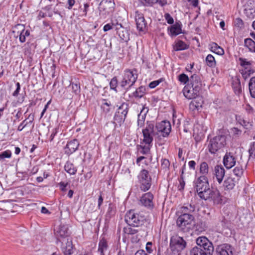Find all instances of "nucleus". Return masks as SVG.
Segmentation results:
<instances>
[{
    "label": "nucleus",
    "mask_w": 255,
    "mask_h": 255,
    "mask_svg": "<svg viewBox=\"0 0 255 255\" xmlns=\"http://www.w3.org/2000/svg\"><path fill=\"white\" fill-rule=\"evenodd\" d=\"M195 184L196 192L201 199L213 201L215 204L225 202L224 198L218 190L210 188L208 179L205 175L198 177Z\"/></svg>",
    "instance_id": "obj_1"
},
{
    "label": "nucleus",
    "mask_w": 255,
    "mask_h": 255,
    "mask_svg": "<svg viewBox=\"0 0 255 255\" xmlns=\"http://www.w3.org/2000/svg\"><path fill=\"white\" fill-rule=\"evenodd\" d=\"M137 79V74L136 70L126 69L124 71L122 79L119 83L120 87L122 88L131 87L136 82Z\"/></svg>",
    "instance_id": "obj_2"
},
{
    "label": "nucleus",
    "mask_w": 255,
    "mask_h": 255,
    "mask_svg": "<svg viewBox=\"0 0 255 255\" xmlns=\"http://www.w3.org/2000/svg\"><path fill=\"white\" fill-rule=\"evenodd\" d=\"M176 224L180 230L187 232L195 225V219L191 214H181L177 218Z\"/></svg>",
    "instance_id": "obj_3"
},
{
    "label": "nucleus",
    "mask_w": 255,
    "mask_h": 255,
    "mask_svg": "<svg viewBox=\"0 0 255 255\" xmlns=\"http://www.w3.org/2000/svg\"><path fill=\"white\" fill-rule=\"evenodd\" d=\"M145 220V217L135 212L133 210L128 211L125 216V221L129 226L138 227L142 225Z\"/></svg>",
    "instance_id": "obj_4"
},
{
    "label": "nucleus",
    "mask_w": 255,
    "mask_h": 255,
    "mask_svg": "<svg viewBox=\"0 0 255 255\" xmlns=\"http://www.w3.org/2000/svg\"><path fill=\"white\" fill-rule=\"evenodd\" d=\"M154 128L156 133V139L158 141H160L162 137H167L171 132V129L170 122L166 121L156 124Z\"/></svg>",
    "instance_id": "obj_5"
},
{
    "label": "nucleus",
    "mask_w": 255,
    "mask_h": 255,
    "mask_svg": "<svg viewBox=\"0 0 255 255\" xmlns=\"http://www.w3.org/2000/svg\"><path fill=\"white\" fill-rule=\"evenodd\" d=\"M226 144V137L224 135H219L210 141L209 150L211 153H215L218 150L223 148Z\"/></svg>",
    "instance_id": "obj_6"
},
{
    "label": "nucleus",
    "mask_w": 255,
    "mask_h": 255,
    "mask_svg": "<svg viewBox=\"0 0 255 255\" xmlns=\"http://www.w3.org/2000/svg\"><path fill=\"white\" fill-rule=\"evenodd\" d=\"M143 134L142 143L146 145H152L153 140V136L156 137L155 129L153 123H147L145 128L142 129Z\"/></svg>",
    "instance_id": "obj_7"
},
{
    "label": "nucleus",
    "mask_w": 255,
    "mask_h": 255,
    "mask_svg": "<svg viewBox=\"0 0 255 255\" xmlns=\"http://www.w3.org/2000/svg\"><path fill=\"white\" fill-rule=\"evenodd\" d=\"M186 245L183 238L177 235L173 236L170 239V248L173 252L178 254L186 248Z\"/></svg>",
    "instance_id": "obj_8"
},
{
    "label": "nucleus",
    "mask_w": 255,
    "mask_h": 255,
    "mask_svg": "<svg viewBox=\"0 0 255 255\" xmlns=\"http://www.w3.org/2000/svg\"><path fill=\"white\" fill-rule=\"evenodd\" d=\"M115 3L113 0H103L100 3L99 10L101 17L105 18L114 10Z\"/></svg>",
    "instance_id": "obj_9"
},
{
    "label": "nucleus",
    "mask_w": 255,
    "mask_h": 255,
    "mask_svg": "<svg viewBox=\"0 0 255 255\" xmlns=\"http://www.w3.org/2000/svg\"><path fill=\"white\" fill-rule=\"evenodd\" d=\"M138 179L141 183V189L143 191L148 190L151 186V180L148 171L145 169L142 170L138 175Z\"/></svg>",
    "instance_id": "obj_10"
},
{
    "label": "nucleus",
    "mask_w": 255,
    "mask_h": 255,
    "mask_svg": "<svg viewBox=\"0 0 255 255\" xmlns=\"http://www.w3.org/2000/svg\"><path fill=\"white\" fill-rule=\"evenodd\" d=\"M197 247H201L207 252L208 255H212L214 252V247L212 243L205 237H200L196 240Z\"/></svg>",
    "instance_id": "obj_11"
},
{
    "label": "nucleus",
    "mask_w": 255,
    "mask_h": 255,
    "mask_svg": "<svg viewBox=\"0 0 255 255\" xmlns=\"http://www.w3.org/2000/svg\"><path fill=\"white\" fill-rule=\"evenodd\" d=\"M115 26V29L120 38L125 42H127L129 39V34L128 30L124 27L122 24L118 22L113 23Z\"/></svg>",
    "instance_id": "obj_12"
},
{
    "label": "nucleus",
    "mask_w": 255,
    "mask_h": 255,
    "mask_svg": "<svg viewBox=\"0 0 255 255\" xmlns=\"http://www.w3.org/2000/svg\"><path fill=\"white\" fill-rule=\"evenodd\" d=\"M200 91L194 88L190 85H187L183 89L184 96L188 99H196L199 95Z\"/></svg>",
    "instance_id": "obj_13"
},
{
    "label": "nucleus",
    "mask_w": 255,
    "mask_h": 255,
    "mask_svg": "<svg viewBox=\"0 0 255 255\" xmlns=\"http://www.w3.org/2000/svg\"><path fill=\"white\" fill-rule=\"evenodd\" d=\"M62 242V250L64 255H71L73 252V247L72 240L70 238H67L66 239H63L60 241Z\"/></svg>",
    "instance_id": "obj_14"
},
{
    "label": "nucleus",
    "mask_w": 255,
    "mask_h": 255,
    "mask_svg": "<svg viewBox=\"0 0 255 255\" xmlns=\"http://www.w3.org/2000/svg\"><path fill=\"white\" fill-rule=\"evenodd\" d=\"M153 196L150 192L144 194L139 200L140 204L148 208H152Z\"/></svg>",
    "instance_id": "obj_15"
},
{
    "label": "nucleus",
    "mask_w": 255,
    "mask_h": 255,
    "mask_svg": "<svg viewBox=\"0 0 255 255\" xmlns=\"http://www.w3.org/2000/svg\"><path fill=\"white\" fill-rule=\"evenodd\" d=\"M135 20L136 21L137 28L139 31H144L146 26V22L145 20L143 14L136 11L135 14Z\"/></svg>",
    "instance_id": "obj_16"
},
{
    "label": "nucleus",
    "mask_w": 255,
    "mask_h": 255,
    "mask_svg": "<svg viewBox=\"0 0 255 255\" xmlns=\"http://www.w3.org/2000/svg\"><path fill=\"white\" fill-rule=\"evenodd\" d=\"M225 171L222 165H216L213 170L214 178H215L219 184H221L225 176Z\"/></svg>",
    "instance_id": "obj_17"
},
{
    "label": "nucleus",
    "mask_w": 255,
    "mask_h": 255,
    "mask_svg": "<svg viewBox=\"0 0 255 255\" xmlns=\"http://www.w3.org/2000/svg\"><path fill=\"white\" fill-rule=\"evenodd\" d=\"M216 252L218 255H233V251L231 246L227 244L218 246Z\"/></svg>",
    "instance_id": "obj_18"
},
{
    "label": "nucleus",
    "mask_w": 255,
    "mask_h": 255,
    "mask_svg": "<svg viewBox=\"0 0 255 255\" xmlns=\"http://www.w3.org/2000/svg\"><path fill=\"white\" fill-rule=\"evenodd\" d=\"M79 142L77 139L69 141L65 148V153L70 155L74 152L78 148Z\"/></svg>",
    "instance_id": "obj_19"
},
{
    "label": "nucleus",
    "mask_w": 255,
    "mask_h": 255,
    "mask_svg": "<svg viewBox=\"0 0 255 255\" xmlns=\"http://www.w3.org/2000/svg\"><path fill=\"white\" fill-rule=\"evenodd\" d=\"M223 163L227 169H230L235 165L236 160L231 152L226 153L223 158Z\"/></svg>",
    "instance_id": "obj_20"
},
{
    "label": "nucleus",
    "mask_w": 255,
    "mask_h": 255,
    "mask_svg": "<svg viewBox=\"0 0 255 255\" xmlns=\"http://www.w3.org/2000/svg\"><path fill=\"white\" fill-rule=\"evenodd\" d=\"M70 232L68 229V225L61 224L57 230L56 231V235L58 237L63 238L64 239H66L67 238H70Z\"/></svg>",
    "instance_id": "obj_21"
},
{
    "label": "nucleus",
    "mask_w": 255,
    "mask_h": 255,
    "mask_svg": "<svg viewBox=\"0 0 255 255\" xmlns=\"http://www.w3.org/2000/svg\"><path fill=\"white\" fill-rule=\"evenodd\" d=\"M190 84L191 86L199 91L201 89L202 83L200 77L197 74H193L190 77Z\"/></svg>",
    "instance_id": "obj_22"
},
{
    "label": "nucleus",
    "mask_w": 255,
    "mask_h": 255,
    "mask_svg": "<svg viewBox=\"0 0 255 255\" xmlns=\"http://www.w3.org/2000/svg\"><path fill=\"white\" fill-rule=\"evenodd\" d=\"M236 182L234 178L231 177H228L224 182L223 185L224 189L226 191L233 189Z\"/></svg>",
    "instance_id": "obj_23"
},
{
    "label": "nucleus",
    "mask_w": 255,
    "mask_h": 255,
    "mask_svg": "<svg viewBox=\"0 0 255 255\" xmlns=\"http://www.w3.org/2000/svg\"><path fill=\"white\" fill-rule=\"evenodd\" d=\"M146 94V88L144 86H140L136 89V90L132 93V96L135 99H140L145 95Z\"/></svg>",
    "instance_id": "obj_24"
},
{
    "label": "nucleus",
    "mask_w": 255,
    "mask_h": 255,
    "mask_svg": "<svg viewBox=\"0 0 255 255\" xmlns=\"http://www.w3.org/2000/svg\"><path fill=\"white\" fill-rule=\"evenodd\" d=\"M173 50L174 51H181L184 50L188 48L187 45L181 40H178L175 41L173 45Z\"/></svg>",
    "instance_id": "obj_25"
},
{
    "label": "nucleus",
    "mask_w": 255,
    "mask_h": 255,
    "mask_svg": "<svg viewBox=\"0 0 255 255\" xmlns=\"http://www.w3.org/2000/svg\"><path fill=\"white\" fill-rule=\"evenodd\" d=\"M126 117L125 116L122 115L119 113L116 112L115 113L113 123L115 124V127L117 126H121V125L124 123L125 120L126 119Z\"/></svg>",
    "instance_id": "obj_26"
},
{
    "label": "nucleus",
    "mask_w": 255,
    "mask_h": 255,
    "mask_svg": "<svg viewBox=\"0 0 255 255\" xmlns=\"http://www.w3.org/2000/svg\"><path fill=\"white\" fill-rule=\"evenodd\" d=\"M195 210V205H192L191 204H187L182 206L180 208V211L181 214H191V213L193 212Z\"/></svg>",
    "instance_id": "obj_27"
},
{
    "label": "nucleus",
    "mask_w": 255,
    "mask_h": 255,
    "mask_svg": "<svg viewBox=\"0 0 255 255\" xmlns=\"http://www.w3.org/2000/svg\"><path fill=\"white\" fill-rule=\"evenodd\" d=\"M148 111V109L147 107H143L140 113L138 115V125L141 127L144 119V117Z\"/></svg>",
    "instance_id": "obj_28"
},
{
    "label": "nucleus",
    "mask_w": 255,
    "mask_h": 255,
    "mask_svg": "<svg viewBox=\"0 0 255 255\" xmlns=\"http://www.w3.org/2000/svg\"><path fill=\"white\" fill-rule=\"evenodd\" d=\"M190 255H207V252L201 247H194L190 251Z\"/></svg>",
    "instance_id": "obj_29"
},
{
    "label": "nucleus",
    "mask_w": 255,
    "mask_h": 255,
    "mask_svg": "<svg viewBox=\"0 0 255 255\" xmlns=\"http://www.w3.org/2000/svg\"><path fill=\"white\" fill-rule=\"evenodd\" d=\"M210 46L211 50L212 52L220 55L224 54V51L223 49L219 46L217 43L213 42L211 44Z\"/></svg>",
    "instance_id": "obj_30"
},
{
    "label": "nucleus",
    "mask_w": 255,
    "mask_h": 255,
    "mask_svg": "<svg viewBox=\"0 0 255 255\" xmlns=\"http://www.w3.org/2000/svg\"><path fill=\"white\" fill-rule=\"evenodd\" d=\"M245 46L249 49L250 51L255 52V42L251 38L245 39Z\"/></svg>",
    "instance_id": "obj_31"
},
{
    "label": "nucleus",
    "mask_w": 255,
    "mask_h": 255,
    "mask_svg": "<svg viewBox=\"0 0 255 255\" xmlns=\"http://www.w3.org/2000/svg\"><path fill=\"white\" fill-rule=\"evenodd\" d=\"M108 249V245L105 239H101L99 243L98 251L100 253L101 255H105L104 251Z\"/></svg>",
    "instance_id": "obj_32"
},
{
    "label": "nucleus",
    "mask_w": 255,
    "mask_h": 255,
    "mask_svg": "<svg viewBox=\"0 0 255 255\" xmlns=\"http://www.w3.org/2000/svg\"><path fill=\"white\" fill-rule=\"evenodd\" d=\"M128 111V104L124 103L118 108L116 112L122 115L127 117Z\"/></svg>",
    "instance_id": "obj_33"
},
{
    "label": "nucleus",
    "mask_w": 255,
    "mask_h": 255,
    "mask_svg": "<svg viewBox=\"0 0 255 255\" xmlns=\"http://www.w3.org/2000/svg\"><path fill=\"white\" fill-rule=\"evenodd\" d=\"M64 169L67 172L71 175L75 174L77 171V169L74 165L69 162H66L64 166Z\"/></svg>",
    "instance_id": "obj_34"
},
{
    "label": "nucleus",
    "mask_w": 255,
    "mask_h": 255,
    "mask_svg": "<svg viewBox=\"0 0 255 255\" xmlns=\"http://www.w3.org/2000/svg\"><path fill=\"white\" fill-rule=\"evenodd\" d=\"M249 87L251 96L255 98V77H253L250 79Z\"/></svg>",
    "instance_id": "obj_35"
},
{
    "label": "nucleus",
    "mask_w": 255,
    "mask_h": 255,
    "mask_svg": "<svg viewBox=\"0 0 255 255\" xmlns=\"http://www.w3.org/2000/svg\"><path fill=\"white\" fill-rule=\"evenodd\" d=\"M170 34L176 36L181 33V28L179 24H175L171 26L170 28Z\"/></svg>",
    "instance_id": "obj_36"
},
{
    "label": "nucleus",
    "mask_w": 255,
    "mask_h": 255,
    "mask_svg": "<svg viewBox=\"0 0 255 255\" xmlns=\"http://www.w3.org/2000/svg\"><path fill=\"white\" fill-rule=\"evenodd\" d=\"M206 61L207 65L209 67H214L216 65L215 58L211 54L207 55L206 58Z\"/></svg>",
    "instance_id": "obj_37"
},
{
    "label": "nucleus",
    "mask_w": 255,
    "mask_h": 255,
    "mask_svg": "<svg viewBox=\"0 0 255 255\" xmlns=\"http://www.w3.org/2000/svg\"><path fill=\"white\" fill-rule=\"evenodd\" d=\"M209 171V166L208 164L205 162H203L201 163L200 164V172L203 174V175H205L206 174H207Z\"/></svg>",
    "instance_id": "obj_38"
},
{
    "label": "nucleus",
    "mask_w": 255,
    "mask_h": 255,
    "mask_svg": "<svg viewBox=\"0 0 255 255\" xmlns=\"http://www.w3.org/2000/svg\"><path fill=\"white\" fill-rule=\"evenodd\" d=\"M234 174L237 177H241L243 174V169L241 166H237L233 170Z\"/></svg>",
    "instance_id": "obj_39"
},
{
    "label": "nucleus",
    "mask_w": 255,
    "mask_h": 255,
    "mask_svg": "<svg viewBox=\"0 0 255 255\" xmlns=\"http://www.w3.org/2000/svg\"><path fill=\"white\" fill-rule=\"evenodd\" d=\"M128 225V226L124 228V232L128 235H133L137 232V230L133 228Z\"/></svg>",
    "instance_id": "obj_40"
},
{
    "label": "nucleus",
    "mask_w": 255,
    "mask_h": 255,
    "mask_svg": "<svg viewBox=\"0 0 255 255\" xmlns=\"http://www.w3.org/2000/svg\"><path fill=\"white\" fill-rule=\"evenodd\" d=\"M170 165V162L168 159L164 158L161 160V168L165 171L169 169Z\"/></svg>",
    "instance_id": "obj_41"
},
{
    "label": "nucleus",
    "mask_w": 255,
    "mask_h": 255,
    "mask_svg": "<svg viewBox=\"0 0 255 255\" xmlns=\"http://www.w3.org/2000/svg\"><path fill=\"white\" fill-rule=\"evenodd\" d=\"M24 29L25 27L23 24H18L15 25V26L14 27L13 32L17 33V34H18L20 32H22Z\"/></svg>",
    "instance_id": "obj_42"
},
{
    "label": "nucleus",
    "mask_w": 255,
    "mask_h": 255,
    "mask_svg": "<svg viewBox=\"0 0 255 255\" xmlns=\"http://www.w3.org/2000/svg\"><path fill=\"white\" fill-rule=\"evenodd\" d=\"M11 156V152L9 150H7L0 153V161L5 158H10Z\"/></svg>",
    "instance_id": "obj_43"
},
{
    "label": "nucleus",
    "mask_w": 255,
    "mask_h": 255,
    "mask_svg": "<svg viewBox=\"0 0 255 255\" xmlns=\"http://www.w3.org/2000/svg\"><path fill=\"white\" fill-rule=\"evenodd\" d=\"M245 11L247 15L250 18L254 17L255 15V10L253 8L248 7L247 6L245 9Z\"/></svg>",
    "instance_id": "obj_44"
},
{
    "label": "nucleus",
    "mask_w": 255,
    "mask_h": 255,
    "mask_svg": "<svg viewBox=\"0 0 255 255\" xmlns=\"http://www.w3.org/2000/svg\"><path fill=\"white\" fill-rule=\"evenodd\" d=\"M118 81L116 77L113 78L110 83V86L111 89L117 91L116 88L118 86Z\"/></svg>",
    "instance_id": "obj_45"
},
{
    "label": "nucleus",
    "mask_w": 255,
    "mask_h": 255,
    "mask_svg": "<svg viewBox=\"0 0 255 255\" xmlns=\"http://www.w3.org/2000/svg\"><path fill=\"white\" fill-rule=\"evenodd\" d=\"M242 130L237 128H233L231 129V133L234 137H238L242 134Z\"/></svg>",
    "instance_id": "obj_46"
},
{
    "label": "nucleus",
    "mask_w": 255,
    "mask_h": 255,
    "mask_svg": "<svg viewBox=\"0 0 255 255\" xmlns=\"http://www.w3.org/2000/svg\"><path fill=\"white\" fill-rule=\"evenodd\" d=\"M178 80L181 83L185 84L187 82L190 81V78L185 74L182 73L178 76Z\"/></svg>",
    "instance_id": "obj_47"
},
{
    "label": "nucleus",
    "mask_w": 255,
    "mask_h": 255,
    "mask_svg": "<svg viewBox=\"0 0 255 255\" xmlns=\"http://www.w3.org/2000/svg\"><path fill=\"white\" fill-rule=\"evenodd\" d=\"M33 120V118H32L29 122H26V120L23 121L18 126L17 130L21 131L25 127H26L28 124H31Z\"/></svg>",
    "instance_id": "obj_48"
},
{
    "label": "nucleus",
    "mask_w": 255,
    "mask_h": 255,
    "mask_svg": "<svg viewBox=\"0 0 255 255\" xmlns=\"http://www.w3.org/2000/svg\"><path fill=\"white\" fill-rule=\"evenodd\" d=\"M140 146L142 149L140 152L143 154H146L148 153L152 145L145 144L144 146L140 145Z\"/></svg>",
    "instance_id": "obj_49"
},
{
    "label": "nucleus",
    "mask_w": 255,
    "mask_h": 255,
    "mask_svg": "<svg viewBox=\"0 0 255 255\" xmlns=\"http://www.w3.org/2000/svg\"><path fill=\"white\" fill-rule=\"evenodd\" d=\"M250 156L255 158V143H253L251 148L249 149Z\"/></svg>",
    "instance_id": "obj_50"
},
{
    "label": "nucleus",
    "mask_w": 255,
    "mask_h": 255,
    "mask_svg": "<svg viewBox=\"0 0 255 255\" xmlns=\"http://www.w3.org/2000/svg\"><path fill=\"white\" fill-rule=\"evenodd\" d=\"M165 18L168 23L170 24L173 23L174 20L169 13H166L165 14Z\"/></svg>",
    "instance_id": "obj_51"
},
{
    "label": "nucleus",
    "mask_w": 255,
    "mask_h": 255,
    "mask_svg": "<svg viewBox=\"0 0 255 255\" xmlns=\"http://www.w3.org/2000/svg\"><path fill=\"white\" fill-rule=\"evenodd\" d=\"M114 22H112L113 23ZM113 27L115 28V26L113 24H111L110 23L106 24L103 28V30L104 31H107L113 28Z\"/></svg>",
    "instance_id": "obj_52"
},
{
    "label": "nucleus",
    "mask_w": 255,
    "mask_h": 255,
    "mask_svg": "<svg viewBox=\"0 0 255 255\" xmlns=\"http://www.w3.org/2000/svg\"><path fill=\"white\" fill-rule=\"evenodd\" d=\"M16 89L12 94V95L14 97L17 96V95L19 94V90L20 89V85L19 83H18V82L16 83Z\"/></svg>",
    "instance_id": "obj_53"
},
{
    "label": "nucleus",
    "mask_w": 255,
    "mask_h": 255,
    "mask_svg": "<svg viewBox=\"0 0 255 255\" xmlns=\"http://www.w3.org/2000/svg\"><path fill=\"white\" fill-rule=\"evenodd\" d=\"M235 25L239 27H242L243 26V20L240 18H236L235 20Z\"/></svg>",
    "instance_id": "obj_54"
},
{
    "label": "nucleus",
    "mask_w": 255,
    "mask_h": 255,
    "mask_svg": "<svg viewBox=\"0 0 255 255\" xmlns=\"http://www.w3.org/2000/svg\"><path fill=\"white\" fill-rule=\"evenodd\" d=\"M159 83H160V81H159V80L154 81L149 83V87L150 88H154L157 85H158Z\"/></svg>",
    "instance_id": "obj_55"
},
{
    "label": "nucleus",
    "mask_w": 255,
    "mask_h": 255,
    "mask_svg": "<svg viewBox=\"0 0 255 255\" xmlns=\"http://www.w3.org/2000/svg\"><path fill=\"white\" fill-rule=\"evenodd\" d=\"M179 184L178 186V190L180 191L183 190L184 188L185 183L184 180H179Z\"/></svg>",
    "instance_id": "obj_56"
},
{
    "label": "nucleus",
    "mask_w": 255,
    "mask_h": 255,
    "mask_svg": "<svg viewBox=\"0 0 255 255\" xmlns=\"http://www.w3.org/2000/svg\"><path fill=\"white\" fill-rule=\"evenodd\" d=\"M73 92L77 94L78 92H79L80 87L76 84H71Z\"/></svg>",
    "instance_id": "obj_57"
},
{
    "label": "nucleus",
    "mask_w": 255,
    "mask_h": 255,
    "mask_svg": "<svg viewBox=\"0 0 255 255\" xmlns=\"http://www.w3.org/2000/svg\"><path fill=\"white\" fill-rule=\"evenodd\" d=\"M240 61L241 62V65L242 66L251 65V62L249 61H247L245 59L240 58Z\"/></svg>",
    "instance_id": "obj_58"
},
{
    "label": "nucleus",
    "mask_w": 255,
    "mask_h": 255,
    "mask_svg": "<svg viewBox=\"0 0 255 255\" xmlns=\"http://www.w3.org/2000/svg\"><path fill=\"white\" fill-rule=\"evenodd\" d=\"M19 35V40L21 43H23L26 40V37H25L24 34H23V32H20L18 34Z\"/></svg>",
    "instance_id": "obj_59"
},
{
    "label": "nucleus",
    "mask_w": 255,
    "mask_h": 255,
    "mask_svg": "<svg viewBox=\"0 0 255 255\" xmlns=\"http://www.w3.org/2000/svg\"><path fill=\"white\" fill-rule=\"evenodd\" d=\"M152 246V243L151 242H147L146 245V250L147 252L150 254L152 252V250L151 248V246Z\"/></svg>",
    "instance_id": "obj_60"
},
{
    "label": "nucleus",
    "mask_w": 255,
    "mask_h": 255,
    "mask_svg": "<svg viewBox=\"0 0 255 255\" xmlns=\"http://www.w3.org/2000/svg\"><path fill=\"white\" fill-rule=\"evenodd\" d=\"M242 74L243 77L246 80L250 76L251 73H248V72L245 70V71H243Z\"/></svg>",
    "instance_id": "obj_61"
},
{
    "label": "nucleus",
    "mask_w": 255,
    "mask_h": 255,
    "mask_svg": "<svg viewBox=\"0 0 255 255\" xmlns=\"http://www.w3.org/2000/svg\"><path fill=\"white\" fill-rule=\"evenodd\" d=\"M75 2V0H68V8L69 9H71L72 7L74 5Z\"/></svg>",
    "instance_id": "obj_62"
},
{
    "label": "nucleus",
    "mask_w": 255,
    "mask_h": 255,
    "mask_svg": "<svg viewBox=\"0 0 255 255\" xmlns=\"http://www.w3.org/2000/svg\"><path fill=\"white\" fill-rule=\"evenodd\" d=\"M134 255H147L145 252L143 250H140L137 251L134 254Z\"/></svg>",
    "instance_id": "obj_63"
},
{
    "label": "nucleus",
    "mask_w": 255,
    "mask_h": 255,
    "mask_svg": "<svg viewBox=\"0 0 255 255\" xmlns=\"http://www.w3.org/2000/svg\"><path fill=\"white\" fill-rule=\"evenodd\" d=\"M57 132V130L56 128H55L53 130V131L50 136V141L53 140V139H54V136L56 134Z\"/></svg>",
    "instance_id": "obj_64"
}]
</instances>
